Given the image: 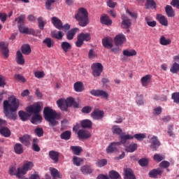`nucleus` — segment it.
I'll list each match as a JSON object with an SVG mask.
<instances>
[{"instance_id":"obj_1","label":"nucleus","mask_w":179,"mask_h":179,"mask_svg":"<svg viewBox=\"0 0 179 179\" xmlns=\"http://www.w3.org/2000/svg\"><path fill=\"white\" fill-rule=\"evenodd\" d=\"M20 106L19 99L15 96H10L8 100H5L3 103V112L8 120L16 121L17 120V110Z\"/></svg>"},{"instance_id":"obj_2","label":"nucleus","mask_w":179,"mask_h":179,"mask_svg":"<svg viewBox=\"0 0 179 179\" xmlns=\"http://www.w3.org/2000/svg\"><path fill=\"white\" fill-rule=\"evenodd\" d=\"M43 117L52 128L57 127L59 124L58 120H61V113L52 110L50 107H45L43 109Z\"/></svg>"},{"instance_id":"obj_3","label":"nucleus","mask_w":179,"mask_h":179,"mask_svg":"<svg viewBox=\"0 0 179 179\" xmlns=\"http://www.w3.org/2000/svg\"><path fill=\"white\" fill-rule=\"evenodd\" d=\"M75 19L78 22L80 27H86L90 21L89 20V13L85 8H80L78 13L75 15Z\"/></svg>"},{"instance_id":"obj_4","label":"nucleus","mask_w":179,"mask_h":179,"mask_svg":"<svg viewBox=\"0 0 179 179\" xmlns=\"http://www.w3.org/2000/svg\"><path fill=\"white\" fill-rule=\"evenodd\" d=\"M57 104L62 111H68L69 107H73V108H79V103L75 101V99L70 96L66 100L60 99L57 101Z\"/></svg>"},{"instance_id":"obj_5","label":"nucleus","mask_w":179,"mask_h":179,"mask_svg":"<svg viewBox=\"0 0 179 179\" xmlns=\"http://www.w3.org/2000/svg\"><path fill=\"white\" fill-rule=\"evenodd\" d=\"M33 167H34L33 162L27 161L24 162L22 168L17 169L16 177H17V178H23V176L26 175L27 171L31 170Z\"/></svg>"},{"instance_id":"obj_6","label":"nucleus","mask_w":179,"mask_h":179,"mask_svg":"<svg viewBox=\"0 0 179 179\" xmlns=\"http://www.w3.org/2000/svg\"><path fill=\"white\" fill-rule=\"evenodd\" d=\"M91 69H92V75L94 78H99L103 72V64L101 63H94L91 66Z\"/></svg>"},{"instance_id":"obj_7","label":"nucleus","mask_w":179,"mask_h":179,"mask_svg":"<svg viewBox=\"0 0 179 179\" xmlns=\"http://www.w3.org/2000/svg\"><path fill=\"white\" fill-rule=\"evenodd\" d=\"M24 17L25 16L22 15L19 17L15 19V22H18V29L20 33H23V34H26L27 33L28 28L23 27L24 24Z\"/></svg>"},{"instance_id":"obj_8","label":"nucleus","mask_w":179,"mask_h":179,"mask_svg":"<svg viewBox=\"0 0 179 179\" xmlns=\"http://www.w3.org/2000/svg\"><path fill=\"white\" fill-rule=\"evenodd\" d=\"M26 110L29 114H40V111H41V104L38 102L34 103L33 105L27 107Z\"/></svg>"},{"instance_id":"obj_9","label":"nucleus","mask_w":179,"mask_h":179,"mask_svg":"<svg viewBox=\"0 0 179 179\" xmlns=\"http://www.w3.org/2000/svg\"><path fill=\"white\" fill-rule=\"evenodd\" d=\"M150 148L152 149V152H156L157 149H159V146L162 145L159 138L156 136H153L150 140Z\"/></svg>"},{"instance_id":"obj_10","label":"nucleus","mask_w":179,"mask_h":179,"mask_svg":"<svg viewBox=\"0 0 179 179\" xmlns=\"http://www.w3.org/2000/svg\"><path fill=\"white\" fill-rule=\"evenodd\" d=\"M121 26L122 29H129L132 26V21L125 15L121 16Z\"/></svg>"},{"instance_id":"obj_11","label":"nucleus","mask_w":179,"mask_h":179,"mask_svg":"<svg viewBox=\"0 0 179 179\" xmlns=\"http://www.w3.org/2000/svg\"><path fill=\"white\" fill-rule=\"evenodd\" d=\"M90 94L94 96L95 97H103V99H108V94L101 90H92L90 91Z\"/></svg>"},{"instance_id":"obj_12","label":"nucleus","mask_w":179,"mask_h":179,"mask_svg":"<svg viewBox=\"0 0 179 179\" xmlns=\"http://www.w3.org/2000/svg\"><path fill=\"white\" fill-rule=\"evenodd\" d=\"M91 117L93 120L99 121V120H103L104 117V111L99 109H95L91 113Z\"/></svg>"},{"instance_id":"obj_13","label":"nucleus","mask_w":179,"mask_h":179,"mask_svg":"<svg viewBox=\"0 0 179 179\" xmlns=\"http://www.w3.org/2000/svg\"><path fill=\"white\" fill-rule=\"evenodd\" d=\"M120 145H121V143L120 142L111 143L106 148V152L114 153L115 152H118V146H120Z\"/></svg>"},{"instance_id":"obj_14","label":"nucleus","mask_w":179,"mask_h":179,"mask_svg":"<svg viewBox=\"0 0 179 179\" xmlns=\"http://www.w3.org/2000/svg\"><path fill=\"white\" fill-rule=\"evenodd\" d=\"M124 179H136L134 171L130 168H124Z\"/></svg>"},{"instance_id":"obj_15","label":"nucleus","mask_w":179,"mask_h":179,"mask_svg":"<svg viewBox=\"0 0 179 179\" xmlns=\"http://www.w3.org/2000/svg\"><path fill=\"white\" fill-rule=\"evenodd\" d=\"M20 142L22 143L24 146H30L31 136L29 134H24L23 136L19 138Z\"/></svg>"},{"instance_id":"obj_16","label":"nucleus","mask_w":179,"mask_h":179,"mask_svg":"<svg viewBox=\"0 0 179 179\" xmlns=\"http://www.w3.org/2000/svg\"><path fill=\"white\" fill-rule=\"evenodd\" d=\"M0 52H1L6 58L9 57V49H8V45H6L5 42H0Z\"/></svg>"},{"instance_id":"obj_17","label":"nucleus","mask_w":179,"mask_h":179,"mask_svg":"<svg viewBox=\"0 0 179 179\" xmlns=\"http://www.w3.org/2000/svg\"><path fill=\"white\" fill-rule=\"evenodd\" d=\"M126 41L127 38H125V35H124L123 34H120L115 37V45L117 46L122 45Z\"/></svg>"},{"instance_id":"obj_18","label":"nucleus","mask_w":179,"mask_h":179,"mask_svg":"<svg viewBox=\"0 0 179 179\" xmlns=\"http://www.w3.org/2000/svg\"><path fill=\"white\" fill-rule=\"evenodd\" d=\"M78 139H89L92 136V134L89 131L80 129L78 131Z\"/></svg>"},{"instance_id":"obj_19","label":"nucleus","mask_w":179,"mask_h":179,"mask_svg":"<svg viewBox=\"0 0 179 179\" xmlns=\"http://www.w3.org/2000/svg\"><path fill=\"white\" fill-rule=\"evenodd\" d=\"M49 157L54 163H58L59 162V152L55 150H51L49 152Z\"/></svg>"},{"instance_id":"obj_20","label":"nucleus","mask_w":179,"mask_h":179,"mask_svg":"<svg viewBox=\"0 0 179 179\" xmlns=\"http://www.w3.org/2000/svg\"><path fill=\"white\" fill-rule=\"evenodd\" d=\"M119 139L120 141V144L122 143V145H125V143H127V141L134 139V136L130 134H125V133H122L120 136H119Z\"/></svg>"},{"instance_id":"obj_21","label":"nucleus","mask_w":179,"mask_h":179,"mask_svg":"<svg viewBox=\"0 0 179 179\" xmlns=\"http://www.w3.org/2000/svg\"><path fill=\"white\" fill-rule=\"evenodd\" d=\"M163 174V170L160 169H152L148 173L150 178H157L158 176H162Z\"/></svg>"},{"instance_id":"obj_22","label":"nucleus","mask_w":179,"mask_h":179,"mask_svg":"<svg viewBox=\"0 0 179 179\" xmlns=\"http://www.w3.org/2000/svg\"><path fill=\"white\" fill-rule=\"evenodd\" d=\"M52 23L57 30H62V21L57 17H52Z\"/></svg>"},{"instance_id":"obj_23","label":"nucleus","mask_w":179,"mask_h":179,"mask_svg":"<svg viewBox=\"0 0 179 179\" xmlns=\"http://www.w3.org/2000/svg\"><path fill=\"white\" fill-rule=\"evenodd\" d=\"M43 122V117L40 115V113H36L32 115V117L31 119V122L32 124L37 125V124H41V122Z\"/></svg>"},{"instance_id":"obj_24","label":"nucleus","mask_w":179,"mask_h":179,"mask_svg":"<svg viewBox=\"0 0 179 179\" xmlns=\"http://www.w3.org/2000/svg\"><path fill=\"white\" fill-rule=\"evenodd\" d=\"M102 44L105 48H113V38H103L102 39Z\"/></svg>"},{"instance_id":"obj_25","label":"nucleus","mask_w":179,"mask_h":179,"mask_svg":"<svg viewBox=\"0 0 179 179\" xmlns=\"http://www.w3.org/2000/svg\"><path fill=\"white\" fill-rule=\"evenodd\" d=\"M156 17L160 24L162 26H169V21L167 20V18H166V16L162 14H157Z\"/></svg>"},{"instance_id":"obj_26","label":"nucleus","mask_w":179,"mask_h":179,"mask_svg":"<svg viewBox=\"0 0 179 179\" xmlns=\"http://www.w3.org/2000/svg\"><path fill=\"white\" fill-rule=\"evenodd\" d=\"M80 171L84 174V176H87L93 173V169L89 165H84L81 166Z\"/></svg>"},{"instance_id":"obj_27","label":"nucleus","mask_w":179,"mask_h":179,"mask_svg":"<svg viewBox=\"0 0 179 179\" xmlns=\"http://www.w3.org/2000/svg\"><path fill=\"white\" fill-rule=\"evenodd\" d=\"M16 62L18 65H24V57H23V54L20 50H17L16 53Z\"/></svg>"},{"instance_id":"obj_28","label":"nucleus","mask_w":179,"mask_h":179,"mask_svg":"<svg viewBox=\"0 0 179 179\" xmlns=\"http://www.w3.org/2000/svg\"><path fill=\"white\" fill-rule=\"evenodd\" d=\"M165 12L168 17H174V16H176V11H174V9H173V7L170 5L166 6Z\"/></svg>"},{"instance_id":"obj_29","label":"nucleus","mask_w":179,"mask_h":179,"mask_svg":"<svg viewBox=\"0 0 179 179\" xmlns=\"http://www.w3.org/2000/svg\"><path fill=\"white\" fill-rule=\"evenodd\" d=\"M21 51L24 55H30L31 54V47L29 44H24L21 47Z\"/></svg>"},{"instance_id":"obj_30","label":"nucleus","mask_w":179,"mask_h":179,"mask_svg":"<svg viewBox=\"0 0 179 179\" xmlns=\"http://www.w3.org/2000/svg\"><path fill=\"white\" fill-rule=\"evenodd\" d=\"M100 20L102 24H106V26H111L113 24V21L110 20V17H108V15H102L100 18Z\"/></svg>"},{"instance_id":"obj_31","label":"nucleus","mask_w":179,"mask_h":179,"mask_svg":"<svg viewBox=\"0 0 179 179\" xmlns=\"http://www.w3.org/2000/svg\"><path fill=\"white\" fill-rule=\"evenodd\" d=\"M50 171L53 179L62 178V175H61V173L57 170V169L50 167Z\"/></svg>"},{"instance_id":"obj_32","label":"nucleus","mask_w":179,"mask_h":179,"mask_svg":"<svg viewBox=\"0 0 179 179\" xmlns=\"http://www.w3.org/2000/svg\"><path fill=\"white\" fill-rule=\"evenodd\" d=\"M79 31L78 28L71 29L66 33V38L67 40H73V37H75V34Z\"/></svg>"},{"instance_id":"obj_33","label":"nucleus","mask_w":179,"mask_h":179,"mask_svg":"<svg viewBox=\"0 0 179 179\" xmlns=\"http://www.w3.org/2000/svg\"><path fill=\"white\" fill-rule=\"evenodd\" d=\"M0 134L3 135V136H5V138H9V136H10V130L9 128L2 126L0 128Z\"/></svg>"},{"instance_id":"obj_34","label":"nucleus","mask_w":179,"mask_h":179,"mask_svg":"<svg viewBox=\"0 0 179 179\" xmlns=\"http://www.w3.org/2000/svg\"><path fill=\"white\" fill-rule=\"evenodd\" d=\"M150 79H152V76L151 75H146L141 78V82L142 83V86L144 87H146L148 85H149V83L150 82Z\"/></svg>"},{"instance_id":"obj_35","label":"nucleus","mask_w":179,"mask_h":179,"mask_svg":"<svg viewBox=\"0 0 179 179\" xmlns=\"http://www.w3.org/2000/svg\"><path fill=\"white\" fill-rule=\"evenodd\" d=\"M157 5L155 0H146L145 8L146 9H156Z\"/></svg>"},{"instance_id":"obj_36","label":"nucleus","mask_w":179,"mask_h":179,"mask_svg":"<svg viewBox=\"0 0 179 179\" xmlns=\"http://www.w3.org/2000/svg\"><path fill=\"white\" fill-rule=\"evenodd\" d=\"M70 149L72 150L73 155H76V156H79V155L83 152V149H82V147L80 146L72 145L70 147Z\"/></svg>"},{"instance_id":"obj_37","label":"nucleus","mask_w":179,"mask_h":179,"mask_svg":"<svg viewBox=\"0 0 179 179\" xmlns=\"http://www.w3.org/2000/svg\"><path fill=\"white\" fill-rule=\"evenodd\" d=\"M71 136H72V132L68 130L62 132L60 135L61 139H63L64 141H69Z\"/></svg>"},{"instance_id":"obj_38","label":"nucleus","mask_w":179,"mask_h":179,"mask_svg":"<svg viewBox=\"0 0 179 179\" xmlns=\"http://www.w3.org/2000/svg\"><path fill=\"white\" fill-rule=\"evenodd\" d=\"M83 83L80 81H78L76 83H74V90L77 92H83Z\"/></svg>"},{"instance_id":"obj_39","label":"nucleus","mask_w":179,"mask_h":179,"mask_svg":"<svg viewBox=\"0 0 179 179\" xmlns=\"http://www.w3.org/2000/svg\"><path fill=\"white\" fill-rule=\"evenodd\" d=\"M79 37L80 39L83 40V41H87L89 42L90 41V40H92V37H91V34L90 33H80V34H78Z\"/></svg>"},{"instance_id":"obj_40","label":"nucleus","mask_w":179,"mask_h":179,"mask_svg":"<svg viewBox=\"0 0 179 179\" xmlns=\"http://www.w3.org/2000/svg\"><path fill=\"white\" fill-rule=\"evenodd\" d=\"M159 44L161 45H170L171 44V39H166L164 36H162L159 38Z\"/></svg>"},{"instance_id":"obj_41","label":"nucleus","mask_w":179,"mask_h":179,"mask_svg":"<svg viewBox=\"0 0 179 179\" xmlns=\"http://www.w3.org/2000/svg\"><path fill=\"white\" fill-rule=\"evenodd\" d=\"M38 142H40V141H38V138H34L33 141H32V150H34V152H40V150H41V149L40 148V146H38Z\"/></svg>"},{"instance_id":"obj_42","label":"nucleus","mask_w":179,"mask_h":179,"mask_svg":"<svg viewBox=\"0 0 179 179\" xmlns=\"http://www.w3.org/2000/svg\"><path fill=\"white\" fill-rule=\"evenodd\" d=\"M18 115L22 121H27V120H29V117H30V115H29V113L23 110H20L18 112Z\"/></svg>"},{"instance_id":"obj_43","label":"nucleus","mask_w":179,"mask_h":179,"mask_svg":"<svg viewBox=\"0 0 179 179\" xmlns=\"http://www.w3.org/2000/svg\"><path fill=\"white\" fill-rule=\"evenodd\" d=\"M47 24V21L43 17H38V26L41 30H44V26Z\"/></svg>"},{"instance_id":"obj_44","label":"nucleus","mask_w":179,"mask_h":179,"mask_svg":"<svg viewBox=\"0 0 179 179\" xmlns=\"http://www.w3.org/2000/svg\"><path fill=\"white\" fill-rule=\"evenodd\" d=\"M14 150L17 155H22L23 153V145L17 143L14 146Z\"/></svg>"},{"instance_id":"obj_45","label":"nucleus","mask_w":179,"mask_h":179,"mask_svg":"<svg viewBox=\"0 0 179 179\" xmlns=\"http://www.w3.org/2000/svg\"><path fill=\"white\" fill-rule=\"evenodd\" d=\"M138 149V144L133 143L130 144L129 146L126 147L125 150L126 152H128L129 153H132L135 152Z\"/></svg>"},{"instance_id":"obj_46","label":"nucleus","mask_w":179,"mask_h":179,"mask_svg":"<svg viewBox=\"0 0 179 179\" xmlns=\"http://www.w3.org/2000/svg\"><path fill=\"white\" fill-rule=\"evenodd\" d=\"M112 132L113 134H115V135H119V136H120V135H122V129L118 125H114L112 127Z\"/></svg>"},{"instance_id":"obj_47","label":"nucleus","mask_w":179,"mask_h":179,"mask_svg":"<svg viewBox=\"0 0 179 179\" xmlns=\"http://www.w3.org/2000/svg\"><path fill=\"white\" fill-rule=\"evenodd\" d=\"M52 38H56L57 40H62L64 38V34L62 31H59L57 33L56 31H53L51 34Z\"/></svg>"},{"instance_id":"obj_48","label":"nucleus","mask_w":179,"mask_h":179,"mask_svg":"<svg viewBox=\"0 0 179 179\" xmlns=\"http://www.w3.org/2000/svg\"><path fill=\"white\" fill-rule=\"evenodd\" d=\"M61 47L64 52H68V51L72 48V45L68 42H62Z\"/></svg>"},{"instance_id":"obj_49","label":"nucleus","mask_w":179,"mask_h":179,"mask_svg":"<svg viewBox=\"0 0 179 179\" xmlns=\"http://www.w3.org/2000/svg\"><path fill=\"white\" fill-rule=\"evenodd\" d=\"M123 55H124V57H134V55H136V50H123Z\"/></svg>"},{"instance_id":"obj_50","label":"nucleus","mask_w":179,"mask_h":179,"mask_svg":"<svg viewBox=\"0 0 179 179\" xmlns=\"http://www.w3.org/2000/svg\"><path fill=\"white\" fill-rule=\"evenodd\" d=\"M83 162V158H80L76 156H74L73 158V163L75 166H77V167H79V166H80V164Z\"/></svg>"},{"instance_id":"obj_51","label":"nucleus","mask_w":179,"mask_h":179,"mask_svg":"<svg viewBox=\"0 0 179 179\" xmlns=\"http://www.w3.org/2000/svg\"><path fill=\"white\" fill-rule=\"evenodd\" d=\"M43 44H45L48 48H51L54 45V42L51 39V38H46L45 40L43 41Z\"/></svg>"},{"instance_id":"obj_52","label":"nucleus","mask_w":179,"mask_h":179,"mask_svg":"<svg viewBox=\"0 0 179 179\" xmlns=\"http://www.w3.org/2000/svg\"><path fill=\"white\" fill-rule=\"evenodd\" d=\"M92 125V121L89 120H84L81 121V127L83 128H90Z\"/></svg>"},{"instance_id":"obj_53","label":"nucleus","mask_w":179,"mask_h":179,"mask_svg":"<svg viewBox=\"0 0 179 179\" xmlns=\"http://www.w3.org/2000/svg\"><path fill=\"white\" fill-rule=\"evenodd\" d=\"M145 21L148 24V26H149V27H156V24H157L156 21H150V17H145Z\"/></svg>"},{"instance_id":"obj_54","label":"nucleus","mask_w":179,"mask_h":179,"mask_svg":"<svg viewBox=\"0 0 179 179\" xmlns=\"http://www.w3.org/2000/svg\"><path fill=\"white\" fill-rule=\"evenodd\" d=\"M136 139V141H138L139 142L143 141L146 138V134H136L133 136V138Z\"/></svg>"},{"instance_id":"obj_55","label":"nucleus","mask_w":179,"mask_h":179,"mask_svg":"<svg viewBox=\"0 0 179 179\" xmlns=\"http://www.w3.org/2000/svg\"><path fill=\"white\" fill-rule=\"evenodd\" d=\"M14 78L15 79V80L21 82V83H26L27 82L24 76H22L21 74H15Z\"/></svg>"},{"instance_id":"obj_56","label":"nucleus","mask_w":179,"mask_h":179,"mask_svg":"<svg viewBox=\"0 0 179 179\" xmlns=\"http://www.w3.org/2000/svg\"><path fill=\"white\" fill-rule=\"evenodd\" d=\"M171 73H178L179 72V64L176 62L173 63L170 69Z\"/></svg>"},{"instance_id":"obj_57","label":"nucleus","mask_w":179,"mask_h":179,"mask_svg":"<svg viewBox=\"0 0 179 179\" xmlns=\"http://www.w3.org/2000/svg\"><path fill=\"white\" fill-rule=\"evenodd\" d=\"M109 177L111 179H118L120 177V173H118V172L115 171H110L109 172Z\"/></svg>"},{"instance_id":"obj_58","label":"nucleus","mask_w":179,"mask_h":179,"mask_svg":"<svg viewBox=\"0 0 179 179\" xmlns=\"http://www.w3.org/2000/svg\"><path fill=\"white\" fill-rule=\"evenodd\" d=\"M34 133L36 136H38V138H41V136L44 135V130L43 129V128L36 127L34 130Z\"/></svg>"},{"instance_id":"obj_59","label":"nucleus","mask_w":179,"mask_h":179,"mask_svg":"<svg viewBox=\"0 0 179 179\" xmlns=\"http://www.w3.org/2000/svg\"><path fill=\"white\" fill-rule=\"evenodd\" d=\"M96 164L98 167H104V166H107V159H99L96 163Z\"/></svg>"},{"instance_id":"obj_60","label":"nucleus","mask_w":179,"mask_h":179,"mask_svg":"<svg viewBox=\"0 0 179 179\" xmlns=\"http://www.w3.org/2000/svg\"><path fill=\"white\" fill-rule=\"evenodd\" d=\"M138 164H140L141 167H146L149 164V161L145 158H142L138 160Z\"/></svg>"},{"instance_id":"obj_61","label":"nucleus","mask_w":179,"mask_h":179,"mask_svg":"<svg viewBox=\"0 0 179 179\" xmlns=\"http://www.w3.org/2000/svg\"><path fill=\"white\" fill-rule=\"evenodd\" d=\"M171 99L176 104H179V92H173L171 95Z\"/></svg>"},{"instance_id":"obj_62","label":"nucleus","mask_w":179,"mask_h":179,"mask_svg":"<svg viewBox=\"0 0 179 179\" xmlns=\"http://www.w3.org/2000/svg\"><path fill=\"white\" fill-rule=\"evenodd\" d=\"M174 129V125L170 124L168 127V134L169 136L174 138L176 136V134H174V132H173V130Z\"/></svg>"},{"instance_id":"obj_63","label":"nucleus","mask_w":179,"mask_h":179,"mask_svg":"<svg viewBox=\"0 0 179 179\" xmlns=\"http://www.w3.org/2000/svg\"><path fill=\"white\" fill-rule=\"evenodd\" d=\"M52 3H55V0H47L45 1V8L48 10H51V6Z\"/></svg>"},{"instance_id":"obj_64","label":"nucleus","mask_w":179,"mask_h":179,"mask_svg":"<svg viewBox=\"0 0 179 179\" xmlns=\"http://www.w3.org/2000/svg\"><path fill=\"white\" fill-rule=\"evenodd\" d=\"M81 111L83 114H89L92 112V106H85L82 108Z\"/></svg>"}]
</instances>
